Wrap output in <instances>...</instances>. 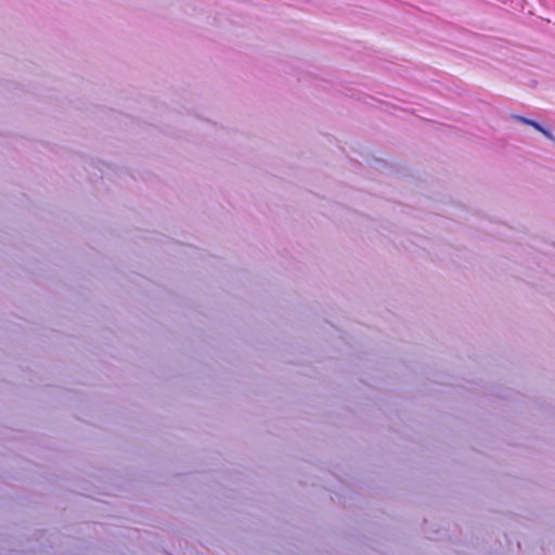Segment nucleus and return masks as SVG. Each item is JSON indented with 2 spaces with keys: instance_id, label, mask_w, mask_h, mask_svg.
<instances>
[{
  "instance_id": "f257e3e1",
  "label": "nucleus",
  "mask_w": 555,
  "mask_h": 555,
  "mask_svg": "<svg viewBox=\"0 0 555 555\" xmlns=\"http://www.w3.org/2000/svg\"><path fill=\"white\" fill-rule=\"evenodd\" d=\"M364 163L366 168L382 173L385 171H388V173H405V168L401 164L391 162L386 157L369 155L364 157Z\"/></svg>"
},
{
  "instance_id": "7ed1b4c3",
  "label": "nucleus",
  "mask_w": 555,
  "mask_h": 555,
  "mask_svg": "<svg viewBox=\"0 0 555 555\" xmlns=\"http://www.w3.org/2000/svg\"><path fill=\"white\" fill-rule=\"evenodd\" d=\"M542 134H543L546 139L552 140V141H555V137H554V134H553L548 129L544 128V129H543V131H542Z\"/></svg>"
},
{
  "instance_id": "f03ea898",
  "label": "nucleus",
  "mask_w": 555,
  "mask_h": 555,
  "mask_svg": "<svg viewBox=\"0 0 555 555\" xmlns=\"http://www.w3.org/2000/svg\"><path fill=\"white\" fill-rule=\"evenodd\" d=\"M512 117L518 121H520L521 124L524 125H528V126H531L533 128V125H535L538 121L537 120H533V119H530V118H527L525 116H521V115H512Z\"/></svg>"
},
{
  "instance_id": "20e7f679",
  "label": "nucleus",
  "mask_w": 555,
  "mask_h": 555,
  "mask_svg": "<svg viewBox=\"0 0 555 555\" xmlns=\"http://www.w3.org/2000/svg\"><path fill=\"white\" fill-rule=\"evenodd\" d=\"M533 128L539 131L540 133H542L543 129L545 127H543L540 122H537L535 125H533Z\"/></svg>"
}]
</instances>
